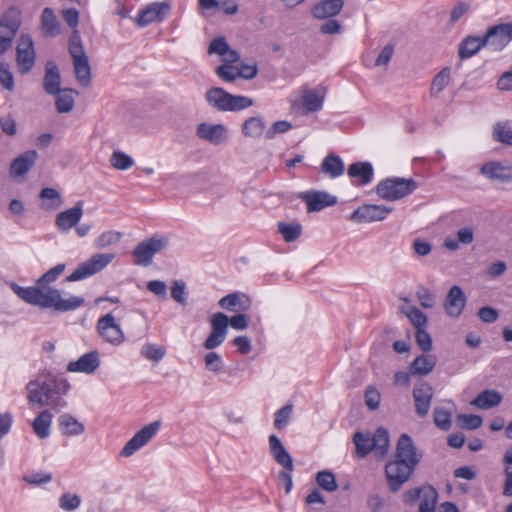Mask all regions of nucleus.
Listing matches in <instances>:
<instances>
[{
  "label": "nucleus",
  "mask_w": 512,
  "mask_h": 512,
  "mask_svg": "<svg viewBox=\"0 0 512 512\" xmlns=\"http://www.w3.org/2000/svg\"><path fill=\"white\" fill-rule=\"evenodd\" d=\"M292 128V124L286 120L274 122L265 132V138L268 140L274 139L278 134L288 132Z\"/></svg>",
  "instance_id": "obj_57"
},
{
  "label": "nucleus",
  "mask_w": 512,
  "mask_h": 512,
  "mask_svg": "<svg viewBox=\"0 0 512 512\" xmlns=\"http://www.w3.org/2000/svg\"><path fill=\"white\" fill-rule=\"evenodd\" d=\"M269 450L273 459L285 470L293 471L294 465L291 455L284 447L282 441L274 434L269 436Z\"/></svg>",
  "instance_id": "obj_25"
},
{
  "label": "nucleus",
  "mask_w": 512,
  "mask_h": 512,
  "mask_svg": "<svg viewBox=\"0 0 512 512\" xmlns=\"http://www.w3.org/2000/svg\"><path fill=\"white\" fill-rule=\"evenodd\" d=\"M364 401L369 410L375 411L379 408L381 394L375 387L368 386L364 393Z\"/></svg>",
  "instance_id": "obj_55"
},
{
  "label": "nucleus",
  "mask_w": 512,
  "mask_h": 512,
  "mask_svg": "<svg viewBox=\"0 0 512 512\" xmlns=\"http://www.w3.org/2000/svg\"><path fill=\"white\" fill-rule=\"evenodd\" d=\"M301 231L302 226L299 223H278V232L286 242L297 240L301 235Z\"/></svg>",
  "instance_id": "obj_44"
},
{
  "label": "nucleus",
  "mask_w": 512,
  "mask_h": 512,
  "mask_svg": "<svg viewBox=\"0 0 512 512\" xmlns=\"http://www.w3.org/2000/svg\"><path fill=\"white\" fill-rule=\"evenodd\" d=\"M59 428L65 436H79L85 432V426L70 414H62L58 418Z\"/></svg>",
  "instance_id": "obj_32"
},
{
  "label": "nucleus",
  "mask_w": 512,
  "mask_h": 512,
  "mask_svg": "<svg viewBox=\"0 0 512 512\" xmlns=\"http://www.w3.org/2000/svg\"><path fill=\"white\" fill-rule=\"evenodd\" d=\"M170 11L171 4L169 2H153L139 11L135 21L139 27H145L154 22H162Z\"/></svg>",
  "instance_id": "obj_17"
},
{
  "label": "nucleus",
  "mask_w": 512,
  "mask_h": 512,
  "mask_svg": "<svg viewBox=\"0 0 512 512\" xmlns=\"http://www.w3.org/2000/svg\"><path fill=\"white\" fill-rule=\"evenodd\" d=\"M205 100L210 107L221 112L242 111L254 105L252 98L230 94L219 87L208 89L205 93Z\"/></svg>",
  "instance_id": "obj_5"
},
{
  "label": "nucleus",
  "mask_w": 512,
  "mask_h": 512,
  "mask_svg": "<svg viewBox=\"0 0 512 512\" xmlns=\"http://www.w3.org/2000/svg\"><path fill=\"white\" fill-rule=\"evenodd\" d=\"M161 422L153 421L145 425L142 429L134 434V436L124 445L120 455L122 457H130L142 447H144L159 431Z\"/></svg>",
  "instance_id": "obj_12"
},
{
  "label": "nucleus",
  "mask_w": 512,
  "mask_h": 512,
  "mask_svg": "<svg viewBox=\"0 0 512 512\" xmlns=\"http://www.w3.org/2000/svg\"><path fill=\"white\" fill-rule=\"evenodd\" d=\"M73 89H61L58 93H55V106L58 113H69L75 106L74 95H77Z\"/></svg>",
  "instance_id": "obj_34"
},
{
  "label": "nucleus",
  "mask_w": 512,
  "mask_h": 512,
  "mask_svg": "<svg viewBox=\"0 0 512 512\" xmlns=\"http://www.w3.org/2000/svg\"><path fill=\"white\" fill-rule=\"evenodd\" d=\"M219 306L227 311L235 312L239 309H243L240 304V297L237 293H231L222 297L219 302Z\"/></svg>",
  "instance_id": "obj_56"
},
{
  "label": "nucleus",
  "mask_w": 512,
  "mask_h": 512,
  "mask_svg": "<svg viewBox=\"0 0 512 512\" xmlns=\"http://www.w3.org/2000/svg\"><path fill=\"white\" fill-rule=\"evenodd\" d=\"M344 164L336 155H328L321 164V171L331 178H337L344 173Z\"/></svg>",
  "instance_id": "obj_39"
},
{
  "label": "nucleus",
  "mask_w": 512,
  "mask_h": 512,
  "mask_svg": "<svg viewBox=\"0 0 512 512\" xmlns=\"http://www.w3.org/2000/svg\"><path fill=\"white\" fill-rule=\"evenodd\" d=\"M417 187L416 181L412 178L391 177L377 184L376 193L384 200L396 201L412 194Z\"/></svg>",
  "instance_id": "obj_7"
},
{
  "label": "nucleus",
  "mask_w": 512,
  "mask_h": 512,
  "mask_svg": "<svg viewBox=\"0 0 512 512\" xmlns=\"http://www.w3.org/2000/svg\"><path fill=\"white\" fill-rule=\"evenodd\" d=\"M343 5V0H323L312 7L311 15L319 20L331 18L340 13Z\"/></svg>",
  "instance_id": "obj_27"
},
{
  "label": "nucleus",
  "mask_w": 512,
  "mask_h": 512,
  "mask_svg": "<svg viewBox=\"0 0 512 512\" xmlns=\"http://www.w3.org/2000/svg\"><path fill=\"white\" fill-rule=\"evenodd\" d=\"M450 82V68H443L432 80L430 94L437 96L442 92Z\"/></svg>",
  "instance_id": "obj_43"
},
{
  "label": "nucleus",
  "mask_w": 512,
  "mask_h": 512,
  "mask_svg": "<svg viewBox=\"0 0 512 512\" xmlns=\"http://www.w3.org/2000/svg\"><path fill=\"white\" fill-rule=\"evenodd\" d=\"M324 94L321 90H308L302 97L303 106L308 112H315L322 108Z\"/></svg>",
  "instance_id": "obj_40"
},
{
  "label": "nucleus",
  "mask_w": 512,
  "mask_h": 512,
  "mask_svg": "<svg viewBox=\"0 0 512 512\" xmlns=\"http://www.w3.org/2000/svg\"><path fill=\"white\" fill-rule=\"evenodd\" d=\"M81 503V499L76 494L64 493L59 498V506L65 511L76 510Z\"/></svg>",
  "instance_id": "obj_59"
},
{
  "label": "nucleus",
  "mask_w": 512,
  "mask_h": 512,
  "mask_svg": "<svg viewBox=\"0 0 512 512\" xmlns=\"http://www.w3.org/2000/svg\"><path fill=\"white\" fill-rule=\"evenodd\" d=\"M316 482L322 489L328 492H334L338 488L335 476L330 471L318 472L316 475Z\"/></svg>",
  "instance_id": "obj_49"
},
{
  "label": "nucleus",
  "mask_w": 512,
  "mask_h": 512,
  "mask_svg": "<svg viewBox=\"0 0 512 512\" xmlns=\"http://www.w3.org/2000/svg\"><path fill=\"white\" fill-rule=\"evenodd\" d=\"M374 169L370 162H354V180L367 185L373 180Z\"/></svg>",
  "instance_id": "obj_41"
},
{
  "label": "nucleus",
  "mask_w": 512,
  "mask_h": 512,
  "mask_svg": "<svg viewBox=\"0 0 512 512\" xmlns=\"http://www.w3.org/2000/svg\"><path fill=\"white\" fill-rule=\"evenodd\" d=\"M354 445L360 457H365L373 451L377 457L383 458L389 450V433L383 427H379L372 436L354 433Z\"/></svg>",
  "instance_id": "obj_6"
},
{
  "label": "nucleus",
  "mask_w": 512,
  "mask_h": 512,
  "mask_svg": "<svg viewBox=\"0 0 512 512\" xmlns=\"http://www.w3.org/2000/svg\"><path fill=\"white\" fill-rule=\"evenodd\" d=\"M403 313L410 320L411 324L417 329L426 328L427 316L418 308L409 306L403 310Z\"/></svg>",
  "instance_id": "obj_46"
},
{
  "label": "nucleus",
  "mask_w": 512,
  "mask_h": 512,
  "mask_svg": "<svg viewBox=\"0 0 512 512\" xmlns=\"http://www.w3.org/2000/svg\"><path fill=\"white\" fill-rule=\"evenodd\" d=\"M502 397L495 390H485L479 393L472 401L471 405L479 409H490L501 403Z\"/></svg>",
  "instance_id": "obj_36"
},
{
  "label": "nucleus",
  "mask_w": 512,
  "mask_h": 512,
  "mask_svg": "<svg viewBox=\"0 0 512 512\" xmlns=\"http://www.w3.org/2000/svg\"><path fill=\"white\" fill-rule=\"evenodd\" d=\"M61 76L57 65L54 62L46 64L45 75L43 79V88L49 95L58 93L61 88Z\"/></svg>",
  "instance_id": "obj_30"
},
{
  "label": "nucleus",
  "mask_w": 512,
  "mask_h": 512,
  "mask_svg": "<svg viewBox=\"0 0 512 512\" xmlns=\"http://www.w3.org/2000/svg\"><path fill=\"white\" fill-rule=\"evenodd\" d=\"M41 207L46 211L57 210L62 205V197L54 188H43L39 194Z\"/></svg>",
  "instance_id": "obj_37"
},
{
  "label": "nucleus",
  "mask_w": 512,
  "mask_h": 512,
  "mask_svg": "<svg viewBox=\"0 0 512 512\" xmlns=\"http://www.w3.org/2000/svg\"><path fill=\"white\" fill-rule=\"evenodd\" d=\"M56 378L49 372H41L26 385L28 403L33 406L43 407L51 404L55 388Z\"/></svg>",
  "instance_id": "obj_4"
},
{
  "label": "nucleus",
  "mask_w": 512,
  "mask_h": 512,
  "mask_svg": "<svg viewBox=\"0 0 512 512\" xmlns=\"http://www.w3.org/2000/svg\"><path fill=\"white\" fill-rule=\"evenodd\" d=\"M110 164L117 170H127L134 165V160L121 151H115L110 158Z\"/></svg>",
  "instance_id": "obj_48"
},
{
  "label": "nucleus",
  "mask_w": 512,
  "mask_h": 512,
  "mask_svg": "<svg viewBox=\"0 0 512 512\" xmlns=\"http://www.w3.org/2000/svg\"><path fill=\"white\" fill-rule=\"evenodd\" d=\"M266 123L260 115L252 116L244 120L241 125V133L246 138L260 139L265 136Z\"/></svg>",
  "instance_id": "obj_29"
},
{
  "label": "nucleus",
  "mask_w": 512,
  "mask_h": 512,
  "mask_svg": "<svg viewBox=\"0 0 512 512\" xmlns=\"http://www.w3.org/2000/svg\"><path fill=\"white\" fill-rule=\"evenodd\" d=\"M204 365L208 371L215 374L222 372L224 366L221 356L217 352L213 351H209L205 354Z\"/></svg>",
  "instance_id": "obj_50"
},
{
  "label": "nucleus",
  "mask_w": 512,
  "mask_h": 512,
  "mask_svg": "<svg viewBox=\"0 0 512 512\" xmlns=\"http://www.w3.org/2000/svg\"><path fill=\"white\" fill-rule=\"evenodd\" d=\"M83 216V203L81 201L77 204L60 212L55 219V226L62 233L69 232L73 227H76Z\"/></svg>",
  "instance_id": "obj_20"
},
{
  "label": "nucleus",
  "mask_w": 512,
  "mask_h": 512,
  "mask_svg": "<svg viewBox=\"0 0 512 512\" xmlns=\"http://www.w3.org/2000/svg\"><path fill=\"white\" fill-rule=\"evenodd\" d=\"M63 19L74 29L69 39V53L72 58L75 78L81 86L88 87L91 83V68L80 34L76 30L79 12L74 8L66 9L63 11Z\"/></svg>",
  "instance_id": "obj_3"
},
{
  "label": "nucleus",
  "mask_w": 512,
  "mask_h": 512,
  "mask_svg": "<svg viewBox=\"0 0 512 512\" xmlns=\"http://www.w3.org/2000/svg\"><path fill=\"white\" fill-rule=\"evenodd\" d=\"M480 171L489 179L512 182V166H504L499 162H488L481 167Z\"/></svg>",
  "instance_id": "obj_28"
},
{
  "label": "nucleus",
  "mask_w": 512,
  "mask_h": 512,
  "mask_svg": "<svg viewBox=\"0 0 512 512\" xmlns=\"http://www.w3.org/2000/svg\"><path fill=\"white\" fill-rule=\"evenodd\" d=\"M292 411H293L292 404H286L281 409L276 411L275 417H274V426L279 430L286 427L291 418Z\"/></svg>",
  "instance_id": "obj_54"
},
{
  "label": "nucleus",
  "mask_w": 512,
  "mask_h": 512,
  "mask_svg": "<svg viewBox=\"0 0 512 512\" xmlns=\"http://www.w3.org/2000/svg\"><path fill=\"white\" fill-rule=\"evenodd\" d=\"M66 265L64 263L57 264L53 268L44 273L38 281L44 284H51L64 272Z\"/></svg>",
  "instance_id": "obj_61"
},
{
  "label": "nucleus",
  "mask_w": 512,
  "mask_h": 512,
  "mask_svg": "<svg viewBox=\"0 0 512 512\" xmlns=\"http://www.w3.org/2000/svg\"><path fill=\"white\" fill-rule=\"evenodd\" d=\"M504 483L502 494L505 497H512V446H509L503 455Z\"/></svg>",
  "instance_id": "obj_38"
},
{
  "label": "nucleus",
  "mask_w": 512,
  "mask_h": 512,
  "mask_svg": "<svg viewBox=\"0 0 512 512\" xmlns=\"http://www.w3.org/2000/svg\"><path fill=\"white\" fill-rule=\"evenodd\" d=\"M171 297L181 305L187 304L186 284L181 280H175L171 287Z\"/></svg>",
  "instance_id": "obj_58"
},
{
  "label": "nucleus",
  "mask_w": 512,
  "mask_h": 512,
  "mask_svg": "<svg viewBox=\"0 0 512 512\" xmlns=\"http://www.w3.org/2000/svg\"><path fill=\"white\" fill-rule=\"evenodd\" d=\"M169 244V238L166 236L155 235L139 243L133 250L135 264L140 266H149L152 263L153 256L165 249Z\"/></svg>",
  "instance_id": "obj_9"
},
{
  "label": "nucleus",
  "mask_w": 512,
  "mask_h": 512,
  "mask_svg": "<svg viewBox=\"0 0 512 512\" xmlns=\"http://www.w3.org/2000/svg\"><path fill=\"white\" fill-rule=\"evenodd\" d=\"M478 317L482 322L490 324L497 321L499 313L495 308L485 306L478 310Z\"/></svg>",
  "instance_id": "obj_63"
},
{
  "label": "nucleus",
  "mask_w": 512,
  "mask_h": 512,
  "mask_svg": "<svg viewBox=\"0 0 512 512\" xmlns=\"http://www.w3.org/2000/svg\"><path fill=\"white\" fill-rule=\"evenodd\" d=\"M100 366V357L97 351H91L82 355L78 360L69 362V372L92 374Z\"/></svg>",
  "instance_id": "obj_24"
},
{
  "label": "nucleus",
  "mask_w": 512,
  "mask_h": 512,
  "mask_svg": "<svg viewBox=\"0 0 512 512\" xmlns=\"http://www.w3.org/2000/svg\"><path fill=\"white\" fill-rule=\"evenodd\" d=\"M209 323L211 326V332L203 343V347L206 350H213L219 347L226 339L227 336V322H226V314L222 312H217L213 314Z\"/></svg>",
  "instance_id": "obj_15"
},
{
  "label": "nucleus",
  "mask_w": 512,
  "mask_h": 512,
  "mask_svg": "<svg viewBox=\"0 0 512 512\" xmlns=\"http://www.w3.org/2000/svg\"><path fill=\"white\" fill-rule=\"evenodd\" d=\"M196 135L213 144L220 145L227 140V128L224 124L200 123L196 128Z\"/></svg>",
  "instance_id": "obj_19"
},
{
  "label": "nucleus",
  "mask_w": 512,
  "mask_h": 512,
  "mask_svg": "<svg viewBox=\"0 0 512 512\" xmlns=\"http://www.w3.org/2000/svg\"><path fill=\"white\" fill-rule=\"evenodd\" d=\"M421 459L422 453L417 450L413 439L408 434H401L393 458L385 464V478L391 492H398L410 480Z\"/></svg>",
  "instance_id": "obj_1"
},
{
  "label": "nucleus",
  "mask_w": 512,
  "mask_h": 512,
  "mask_svg": "<svg viewBox=\"0 0 512 512\" xmlns=\"http://www.w3.org/2000/svg\"><path fill=\"white\" fill-rule=\"evenodd\" d=\"M405 503H414L420 500L418 512H434L438 501V492L431 485H424L420 488H412L404 493Z\"/></svg>",
  "instance_id": "obj_11"
},
{
  "label": "nucleus",
  "mask_w": 512,
  "mask_h": 512,
  "mask_svg": "<svg viewBox=\"0 0 512 512\" xmlns=\"http://www.w3.org/2000/svg\"><path fill=\"white\" fill-rule=\"evenodd\" d=\"M21 21L16 9H9L0 19V55L11 47L13 39L19 30Z\"/></svg>",
  "instance_id": "obj_10"
},
{
  "label": "nucleus",
  "mask_w": 512,
  "mask_h": 512,
  "mask_svg": "<svg viewBox=\"0 0 512 512\" xmlns=\"http://www.w3.org/2000/svg\"><path fill=\"white\" fill-rule=\"evenodd\" d=\"M97 332L100 337L113 346L121 345L125 340V335L115 317L108 313L100 317L97 321Z\"/></svg>",
  "instance_id": "obj_13"
},
{
  "label": "nucleus",
  "mask_w": 512,
  "mask_h": 512,
  "mask_svg": "<svg viewBox=\"0 0 512 512\" xmlns=\"http://www.w3.org/2000/svg\"><path fill=\"white\" fill-rule=\"evenodd\" d=\"M433 398V389L428 383L416 385L413 389V399L416 414L424 417L428 414Z\"/></svg>",
  "instance_id": "obj_22"
},
{
  "label": "nucleus",
  "mask_w": 512,
  "mask_h": 512,
  "mask_svg": "<svg viewBox=\"0 0 512 512\" xmlns=\"http://www.w3.org/2000/svg\"><path fill=\"white\" fill-rule=\"evenodd\" d=\"M483 38L486 47L491 51L503 50L512 41V22L490 27Z\"/></svg>",
  "instance_id": "obj_14"
},
{
  "label": "nucleus",
  "mask_w": 512,
  "mask_h": 512,
  "mask_svg": "<svg viewBox=\"0 0 512 512\" xmlns=\"http://www.w3.org/2000/svg\"><path fill=\"white\" fill-rule=\"evenodd\" d=\"M35 49L32 37L29 34H21L17 44V65L19 72L28 73L35 64Z\"/></svg>",
  "instance_id": "obj_16"
},
{
  "label": "nucleus",
  "mask_w": 512,
  "mask_h": 512,
  "mask_svg": "<svg viewBox=\"0 0 512 512\" xmlns=\"http://www.w3.org/2000/svg\"><path fill=\"white\" fill-rule=\"evenodd\" d=\"M493 136L496 141L512 146V129L508 122H497L494 125Z\"/></svg>",
  "instance_id": "obj_45"
},
{
  "label": "nucleus",
  "mask_w": 512,
  "mask_h": 512,
  "mask_svg": "<svg viewBox=\"0 0 512 512\" xmlns=\"http://www.w3.org/2000/svg\"><path fill=\"white\" fill-rule=\"evenodd\" d=\"M303 201L307 205L308 212L321 211L322 209L333 206L337 202V198L325 191H308L302 196Z\"/></svg>",
  "instance_id": "obj_21"
},
{
  "label": "nucleus",
  "mask_w": 512,
  "mask_h": 512,
  "mask_svg": "<svg viewBox=\"0 0 512 512\" xmlns=\"http://www.w3.org/2000/svg\"><path fill=\"white\" fill-rule=\"evenodd\" d=\"M216 74L226 82H233L239 77L238 68L231 65H221L217 67Z\"/></svg>",
  "instance_id": "obj_62"
},
{
  "label": "nucleus",
  "mask_w": 512,
  "mask_h": 512,
  "mask_svg": "<svg viewBox=\"0 0 512 512\" xmlns=\"http://www.w3.org/2000/svg\"><path fill=\"white\" fill-rule=\"evenodd\" d=\"M392 211L391 207L383 205L366 204L354 210V219L360 222H375L384 220Z\"/></svg>",
  "instance_id": "obj_23"
},
{
  "label": "nucleus",
  "mask_w": 512,
  "mask_h": 512,
  "mask_svg": "<svg viewBox=\"0 0 512 512\" xmlns=\"http://www.w3.org/2000/svg\"><path fill=\"white\" fill-rule=\"evenodd\" d=\"M466 303L467 297L463 289L458 285H453L444 301L445 312L450 318L457 319L462 314Z\"/></svg>",
  "instance_id": "obj_18"
},
{
  "label": "nucleus",
  "mask_w": 512,
  "mask_h": 512,
  "mask_svg": "<svg viewBox=\"0 0 512 512\" xmlns=\"http://www.w3.org/2000/svg\"><path fill=\"white\" fill-rule=\"evenodd\" d=\"M433 417H434V423L438 428H440L444 431H447L450 429L451 413L449 411H447L444 408L437 407L434 410Z\"/></svg>",
  "instance_id": "obj_53"
},
{
  "label": "nucleus",
  "mask_w": 512,
  "mask_h": 512,
  "mask_svg": "<svg viewBox=\"0 0 512 512\" xmlns=\"http://www.w3.org/2000/svg\"><path fill=\"white\" fill-rule=\"evenodd\" d=\"M436 366V357L433 355H420L410 364L409 372L412 375H427Z\"/></svg>",
  "instance_id": "obj_33"
},
{
  "label": "nucleus",
  "mask_w": 512,
  "mask_h": 512,
  "mask_svg": "<svg viewBox=\"0 0 512 512\" xmlns=\"http://www.w3.org/2000/svg\"><path fill=\"white\" fill-rule=\"evenodd\" d=\"M457 422L464 429L475 430L481 427L483 420L479 415L459 414L457 416Z\"/></svg>",
  "instance_id": "obj_52"
},
{
  "label": "nucleus",
  "mask_w": 512,
  "mask_h": 512,
  "mask_svg": "<svg viewBox=\"0 0 512 512\" xmlns=\"http://www.w3.org/2000/svg\"><path fill=\"white\" fill-rule=\"evenodd\" d=\"M482 47H486L483 37L467 36L459 44L458 55L461 60L474 56Z\"/></svg>",
  "instance_id": "obj_31"
},
{
  "label": "nucleus",
  "mask_w": 512,
  "mask_h": 512,
  "mask_svg": "<svg viewBox=\"0 0 512 512\" xmlns=\"http://www.w3.org/2000/svg\"><path fill=\"white\" fill-rule=\"evenodd\" d=\"M227 327L230 325L235 330H245L248 327V317L244 314H236L232 317L226 315Z\"/></svg>",
  "instance_id": "obj_64"
},
{
  "label": "nucleus",
  "mask_w": 512,
  "mask_h": 512,
  "mask_svg": "<svg viewBox=\"0 0 512 512\" xmlns=\"http://www.w3.org/2000/svg\"><path fill=\"white\" fill-rule=\"evenodd\" d=\"M10 287L21 300L44 309L66 312L75 310L85 303L81 296L63 298L60 290L38 280L31 287H22L16 283H11Z\"/></svg>",
  "instance_id": "obj_2"
},
{
  "label": "nucleus",
  "mask_w": 512,
  "mask_h": 512,
  "mask_svg": "<svg viewBox=\"0 0 512 512\" xmlns=\"http://www.w3.org/2000/svg\"><path fill=\"white\" fill-rule=\"evenodd\" d=\"M113 253H97L87 261L81 263L67 278L68 282H75L90 277L107 267L114 259Z\"/></svg>",
  "instance_id": "obj_8"
},
{
  "label": "nucleus",
  "mask_w": 512,
  "mask_h": 512,
  "mask_svg": "<svg viewBox=\"0 0 512 512\" xmlns=\"http://www.w3.org/2000/svg\"><path fill=\"white\" fill-rule=\"evenodd\" d=\"M41 26L43 32L49 36H56L59 34L58 21L51 8H45L42 11Z\"/></svg>",
  "instance_id": "obj_42"
},
{
  "label": "nucleus",
  "mask_w": 512,
  "mask_h": 512,
  "mask_svg": "<svg viewBox=\"0 0 512 512\" xmlns=\"http://www.w3.org/2000/svg\"><path fill=\"white\" fill-rule=\"evenodd\" d=\"M166 354V350L163 346L154 344H146L141 349V355L148 360L155 362L160 361Z\"/></svg>",
  "instance_id": "obj_51"
},
{
  "label": "nucleus",
  "mask_w": 512,
  "mask_h": 512,
  "mask_svg": "<svg viewBox=\"0 0 512 512\" xmlns=\"http://www.w3.org/2000/svg\"><path fill=\"white\" fill-rule=\"evenodd\" d=\"M37 156L35 150H29L15 158L10 165V176L12 178L23 177L34 165Z\"/></svg>",
  "instance_id": "obj_26"
},
{
  "label": "nucleus",
  "mask_w": 512,
  "mask_h": 512,
  "mask_svg": "<svg viewBox=\"0 0 512 512\" xmlns=\"http://www.w3.org/2000/svg\"><path fill=\"white\" fill-rule=\"evenodd\" d=\"M415 338L418 347L423 352H429L432 349V338L430 334L426 331V328L417 329Z\"/></svg>",
  "instance_id": "obj_60"
},
{
  "label": "nucleus",
  "mask_w": 512,
  "mask_h": 512,
  "mask_svg": "<svg viewBox=\"0 0 512 512\" xmlns=\"http://www.w3.org/2000/svg\"><path fill=\"white\" fill-rule=\"evenodd\" d=\"M52 414L48 410L41 411L32 422V428L36 436L45 439L50 435Z\"/></svg>",
  "instance_id": "obj_35"
},
{
  "label": "nucleus",
  "mask_w": 512,
  "mask_h": 512,
  "mask_svg": "<svg viewBox=\"0 0 512 512\" xmlns=\"http://www.w3.org/2000/svg\"><path fill=\"white\" fill-rule=\"evenodd\" d=\"M121 237L122 234L120 232L105 231L95 239L94 245L97 249H104L111 245L117 244Z\"/></svg>",
  "instance_id": "obj_47"
}]
</instances>
